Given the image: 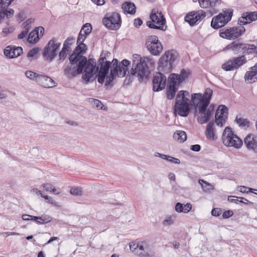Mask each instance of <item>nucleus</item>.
Wrapping results in <instances>:
<instances>
[{
    "mask_svg": "<svg viewBox=\"0 0 257 257\" xmlns=\"http://www.w3.org/2000/svg\"><path fill=\"white\" fill-rule=\"evenodd\" d=\"M94 60L93 59L87 60L86 57L74 51L69 57L70 63L79 65L80 62H82V66L85 67L82 78L86 81V83L93 81L97 76L95 71V62Z\"/></svg>",
    "mask_w": 257,
    "mask_h": 257,
    "instance_id": "1",
    "label": "nucleus"
},
{
    "mask_svg": "<svg viewBox=\"0 0 257 257\" xmlns=\"http://www.w3.org/2000/svg\"><path fill=\"white\" fill-rule=\"evenodd\" d=\"M154 63V60L150 57L142 58L141 55L135 54L133 55L132 68L131 74L137 76L139 80L143 81L150 73L149 67Z\"/></svg>",
    "mask_w": 257,
    "mask_h": 257,
    "instance_id": "2",
    "label": "nucleus"
},
{
    "mask_svg": "<svg viewBox=\"0 0 257 257\" xmlns=\"http://www.w3.org/2000/svg\"><path fill=\"white\" fill-rule=\"evenodd\" d=\"M112 63V69L110 70V74L106 76L105 83L106 86L110 85L116 76L120 78L123 77L127 72L129 73L128 66L130 64V62L128 60L123 59L120 63H118V60L114 58Z\"/></svg>",
    "mask_w": 257,
    "mask_h": 257,
    "instance_id": "3",
    "label": "nucleus"
},
{
    "mask_svg": "<svg viewBox=\"0 0 257 257\" xmlns=\"http://www.w3.org/2000/svg\"><path fill=\"white\" fill-rule=\"evenodd\" d=\"M178 56L177 52L174 50L166 51L160 57L158 61V70L159 71L165 73L170 72L172 70Z\"/></svg>",
    "mask_w": 257,
    "mask_h": 257,
    "instance_id": "4",
    "label": "nucleus"
},
{
    "mask_svg": "<svg viewBox=\"0 0 257 257\" xmlns=\"http://www.w3.org/2000/svg\"><path fill=\"white\" fill-rule=\"evenodd\" d=\"M189 93L187 91L178 92L176 98L174 110L181 116H187L190 111Z\"/></svg>",
    "mask_w": 257,
    "mask_h": 257,
    "instance_id": "5",
    "label": "nucleus"
},
{
    "mask_svg": "<svg viewBox=\"0 0 257 257\" xmlns=\"http://www.w3.org/2000/svg\"><path fill=\"white\" fill-rule=\"evenodd\" d=\"M130 249L136 255L140 257H148L154 255L152 245L148 241L132 243L130 245Z\"/></svg>",
    "mask_w": 257,
    "mask_h": 257,
    "instance_id": "6",
    "label": "nucleus"
},
{
    "mask_svg": "<svg viewBox=\"0 0 257 257\" xmlns=\"http://www.w3.org/2000/svg\"><path fill=\"white\" fill-rule=\"evenodd\" d=\"M213 94V91L210 88H207L203 94L201 93H193L191 96L193 105L200 104V111L204 110L210 103Z\"/></svg>",
    "mask_w": 257,
    "mask_h": 257,
    "instance_id": "7",
    "label": "nucleus"
},
{
    "mask_svg": "<svg viewBox=\"0 0 257 257\" xmlns=\"http://www.w3.org/2000/svg\"><path fill=\"white\" fill-rule=\"evenodd\" d=\"M245 31V28L239 25L238 26L224 28L220 29L219 36L222 38L229 40H237L244 33Z\"/></svg>",
    "mask_w": 257,
    "mask_h": 257,
    "instance_id": "8",
    "label": "nucleus"
},
{
    "mask_svg": "<svg viewBox=\"0 0 257 257\" xmlns=\"http://www.w3.org/2000/svg\"><path fill=\"white\" fill-rule=\"evenodd\" d=\"M151 21L147 22V26L152 29H159L165 31L164 25L166 24V19L161 12H159L156 9H153L150 16Z\"/></svg>",
    "mask_w": 257,
    "mask_h": 257,
    "instance_id": "9",
    "label": "nucleus"
},
{
    "mask_svg": "<svg viewBox=\"0 0 257 257\" xmlns=\"http://www.w3.org/2000/svg\"><path fill=\"white\" fill-rule=\"evenodd\" d=\"M222 139L223 144L227 147L239 148L242 145V140L233 133L231 128L229 126L226 127L224 129Z\"/></svg>",
    "mask_w": 257,
    "mask_h": 257,
    "instance_id": "10",
    "label": "nucleus"
},
{
    "mask_svg": "<svg viewBox=\"0 0 257 257\" xmlns=\"http://www.w3.org/2000/svg\"><path fill=\"white\" fill-rule=\"evenodd\" d=\"M232 15V9L223 11L218 15L212 18L211 22V27L213 29H217L224 26L231 20Z\"/></svg>",
    "mask_w": 257,
    "mask_h": 257,
    "instance_id": "11",
    "label": "nucleus"
},
{
    "mask_svg": "<svg viewBox=\"0 0 257 257\" xmlns=\"http://www.w3.org/2000/svg\"><path fill=\"white\" fill-rule=\"evenodd\" d=\"M61 45L55 38L50 40L45 46L43 52V56L46 60L52 61L57 55V52Z\"/></svg>",
    "mask_w": 257,
    "mask_h": 257,
    "instance_id": "12",
    "label": "nucleus"
},
{
    "mask_svg": "<svg viewBox=\"0 0 257 257\" xmlns=\"http://www.w3.org/2000/svg\"><path fill=\"white\" fill-rule=\"evenodd\" d=\"M145 46L153 55L158 56L163 50V46L156 36H149L146 40Z\"/></svg>",
    "mask_w": 257,
    "mask_h": 257,
    "instance_id": "13",
    "label": "nucleus"
},
{
    "mask_svg": "<svg viewBox=\"0 0 257 257\" xmlns=\"http://www.w3.org/2000/svg\"><path fill=\"white\" fill-rule=\"evenodd\" d=\"M103 25L110 30H116L120 26L121 19L117 13L107 14L102 20Z\"/></svg>",
    "mask_w": 257,
    "mask_h": 257,
    "instance_id": "14",
    "label": "nucleus"
},
{
    "mask_svg": "<svg viewBox=\"0 0 257 257\" xmlns=\"http://www.w3.org/2000/svg\"><path fill=\"white\" fill-rule=\"evenodd\" d=\"M246 62L244 56L234 57L228 60L222 65V68L225 71H233L237 69Z\"/></svg>",
    "mask_w": 257,
    "mask_h": 257,
    "instance_id": "15",
    "label": "nucleus"
},
{
    "mask_svg": "<svg viewBox=\"0 0 257 257\" xmlns=\"http://www.w3.org/2000/svg\"><path fill=\"white\" fill-rule=\"evenodd\" d=\"M14 0H0V23L7 18L10 19L13 17L14 11L12 9H8Z\"/></svg>",
    "mask_w": 257,
    "mask_h": 257,
    "instance_id": "16",
    "label": "nucleus"
},
{
    "mask_svg": "<svg viewBox=\"0 0 257 257\" xmlns=\"http://www.w3.org/2000/svg\"><path fill=\"white\" fill-rule=\"evenodd\" d=\"M228 115V108L224 105H220L215 115V121L218 126H222L225 123Z\"/></svg>",
    "mask_w": 257,
    "mask_h": 257,
    "instance_id": "17",
    "label": "nucleus"
},
{
    "mask_svg": "<svg viewBox=\"0 0 257 257\" xmlns=\"http://www.w3.org/2000/svg\"><path fill=\"white\" fill-rule=\"evenodd\" d=\"M166 77L162 72L157 73L153 79V90L160 91L165 88L166 84Z\"/></svg>",
    "mask_w": 257,
    "mask_h": 257,
    "instance_id": "18",
    "label": "nucleus"
},
{
    "mask_svg": "<svg viewBox=\"0 0 257 257\" xmlns=\"http://www.w3.org/2000/svg\"><path fill=\"white\" fill-rule=\"evenodd\" d=\"M82 62H80L79 65L73 64L69 63L64 69V75L68 77H74L77 74H81L83 70H84V67L82 66Z\"/></svg>",
    "mask_w": 257,
    "mask_h": 257,
    "instance_id": "19",
    "label": "nucleus"
},
{
    "mask_svg": "<svg viewBox=\"0 0 257 257\" xmlns=\"http://www.w3.org/2000/svg\"><path fill=\"white\" fill-rule=\"evenodd\" d=\"M110 53L105 51L101 53L98 61V66H99V72L108 74L110 68L112 67V62L106 60V56L109 55Z\"/></svg>",
    "mask_w": 257,
    "mask_h": 257,
    "instance_id": "20",
    "label": "nucleus"
},
{
    "mask_svg": "<svg viewBox=\"0 0 257 257\" xmlns=\"http://www.w3.org/2000/svg\"><path fill=\"white\" fill-rule=\"evenodd\" d=\"M206 13L203 11H198V12H191L188 14L185 17V21L188 22L190 26H194L199 22L202 18H205Z\"/></svg>",
    "mask_w": 257,
    "mask_h": 257,
    "instance_id": "21",
    "label": "nucleus"
},
{
    "mask_svg": "<svg viewBox=\"0 0 257 257\" xmlns=\"http://www.w3.org/2000/svg\"><path fill=\"white\" fill-rule=\"evenodd\" d=\"M257 20V12H246L241 15L238 20V24L246 25Z\"/></svg>",
    "mask_w": 257,
    "mask_h": 257,
    "instance_id": "22",
    "label": "nucleus"
},
{
    "mask_svg": "<svg viewBox=\"0 0 257 257\" xmlns=\"http://www.w3.org/2000/svg\"><path fill=\"white\" fill-rule=\"evenodd\" d=\"M5 55L10 58H17L23 53V49L21 47L8 46L4 50Z\"/></svg>",
    "mask_w": 257,
    "mask_h": 257,
    "instance_id": "23",
    "label": "nucleus"
},
{
    "mask_svg": "<svg viewBox=\"0 0 257 257\" xmlns=\"http://www.w3.org/2000/svg\"><path fill=\"white\" fill-rule=\"evenodd\" d=\"M190 74V72L189 69H183L181 70L180 74L172 73L169 78H170V80H173L179 85L188 78Z\"/></svg>",
    "mask_w": 257,
    "mask_h": 257,
    "instance_id": "24",
    "label": "nucleus"
},
{
    "mask_svg": "<svg viewBox=\"0 0 257 257\" xmlns=\"http://www.w3.org/2000/svg\"><path fill=\"white\" fill-rule=\"evenodd\" d=\"M37 83L45 88H52L56 86L55 82L51 77L42 74L39 75Z\"/></svg>",
    "mask_w": 257,
    "mask_h": 257,
    "instance_id": "25",
    "label": "nucleus"
},
{
    "mask_svg": "<svg viewBox=\"0 0 257 257\" xmlns=\"http://www.w3.org/2000/svg\"><path fill=\"white\" fill-rule=\"evenodd\" d=\"M194 107L198 108L199 113L200 115L198 117V121L200 124H204L206 123L210 119V117L211 115V112L210 110V107L211 105H210L209 107L207 109L205 108L204 110L200 111V104L198 105H193Z\"/></svg>",
    "mask_w": 257,
    "mask_h": 257,
    "instance_id": "26",
    "label": "nucleus"
},
{
    "mask_svg": "<svg viewBox=\"0 0 257 257\" xmlns=\"http://www.w3.org/2000/svg\"><path fill=\"white\" fill-rule=\"evenodd\" d=\"M243 42L239 39L236 40L227 45L224 50H230L234 54H241Z\"/></svg>",
    "mask_w": 257,
    "mask_h": 257,
    "instance_id": "27",
    "label": "nucleus"
},
{
    "mask_svg": "<svg viewBox=\"0 0 257 257\" xmlns=\"http://www.w3.org/2000/svg\"><path fill=\"white\" fill-rule=\"evenodd\" d=\"M250 69V71L246 72L244 76L245 80L248 83H251L257 80V63Z\"/></svg>",
    "mask_w": 257,
    "mask_h": 257,
    "instance_id": "28",
    "label": "nucleus"
},
{
    "mask_svg": "<svg viewBox=\"0 0 257 257\" xmlns=\"http://www.w3.org/2000/svg\"><path fill=\"white\" fill-rule=\"evenodd\" d=\"M168 81L169 86L167 88V96L168 99H172L175 95L179 84L173 80H170V78H168Z\"/></svg>",
    "mask_w": 257,
    "mask_h": 257,
    "instance_id": "29",
    "label": "nucleus"
},
{
    "mask_svg": "<svg viewBox=\"0 0 257 257\" xmlns=\"http://www.w3.org/2000/svg\"><path fill=\"white\" fill-rule=\"evenodd\" d=\"M244 144L248 149L252 150L257 153V141L252 135H247L244 139Z\"/></svg>",
    "mask_w": 257,
    "mask_h": 257,
    "instance_id": "30",
    "label": "nucleus"
},
{
    "mask_svg": "<svg viewBox=\"0 0 257 257\" xmlns=\"http://www.w3.org/2000/svg\"><path fill=\"white\" fill-rule=\"evenodd\" d=\"M214 122L210 121L206 126L205 135L206 138L211 141H214L216 139L214 128Z\"/></svg>",
    "mask_w": 257,
    "mask_h": 257,
    "instance_id": "31",
    "label": "nucleus"
},
{
    "mask_svg": "<svg viewBox=\"0 0 257 257\" xmlns=\"http://www.w3.org/2000/svg\"><path fill=\"white\" fill-rule=\"evenodd\" d=\"M256 49V47L254 45L243 42L241 51L242 56L245 57L246 55L252 54L255 51Z\"/></svg>",
    "mask_w": 257,
    "mask_h": 257,
    "instance_id": "32",
    "label": "nucleus"
},
{
    "mask_svg": "<svg viewBox=\"0 0 257 257\" xmlns=\"http://www.w3.org/2000/svg\"><path fill=\"white\" fill-rule=\"evenodd\" d=\"M192 208V205L190 203H187L186 204L178 202L175 205V210L176 212L181 213L183 212L187 213L189 212Z\"/></svg>",
    "mask_w": 257,
    "mask_h": 257,
    "instance_id": "33",
    "label": "nucleus"
},
{
    "mask_svg": "<svg viewBox=\"0 0 257 257\" xmlns=\"http://www.w3.org/2000/svg\"><path fill=\"white\" fill-rule=\"evenodd\" d=\"M123 12L131 15L135 14L136 8L135 4L131 2H125L122 6Z\"/></svg>",
    "mask_w": 257,
    "mask_h": 257,
    "instance_id": "34",
    "label": "nucleus"
},
{
    "mask_svg": "<svg viewBox=\"0 0 257 257\" xmlns=\"http://www.w3.org/2000/svg\"><path fill=\"white\" fill-rule=\"evenodd\" d=\"M173 138L180 143H183L186 140L187 135L184 131H177L173 135Z\"/></svg>",
    "mask_w": 257,
    "mask_h": 257,
    "instance_id": "35",
    "label": "nucleus"
},
{
    "mask_svg": "<svg viewBox=\"0 0 257 257\" xmlns=\"http://www.w3.org/2000/svg\"><path fill=\"white\" fill-rule=\"evenodd\" d=\"M39 40V32L35 29L29 33L28 37V41L30 43L34 44Z\"/></svg>",
    "mask_w": 257,
    "mask_h": 257,
    "instance_id": "36",
    "label": "nucleus"
},
{
    "mask_svg": "<svg viewBox=\"0 0 257 257\" xmlns=\"http://www.w3.org/2000/svg\"><path fill=\"white\" fill-rule=\"evenodd\" d=\"M75 42V38L73 37H69L64 42L62 49H65L66 51L71 52L72 51L71 45Z\"/></svg>",
    "mask_w": 257,
    "mask_h": 257,
    "instance_id": "37",
    "label": "nucleus"
},
{
    "mask_svg": "<svg viewBox=\"0 0 257 257\" xmlns=\"http://www.w3.org/2000/svg\"><path fill=\"white\" fill-rule=\"evenodd\" d=\"M235 121L240 127H248L249 125L250 122L247 119L239 117L238 115L236 117Z\"/></svg>",
    "mask_w": 257,
    "mask_h": 257,
    "instance_id": "38",
    "label": "nucleus"
},
{
    "mask_svg": "<svg viewBox=\"0 0 257 257\" xmlns=\"http://www.w3.org/2000/svg\"><path fill=\"white\" fill-rule=\"evenodd\" d=\"M198 182L205 192H207L213 189V186L211 184L203 180L200 179Z\"/></svg>",
    "mask_w": 257,
    "mask_h": 257,
    "instance_id": "39",
    "label": "nucleus"
},
{
    "mask_svg": "<svg viewBox=\"0 0 257 257\" xmlns=\"http://www.w3.org/2000/svg\"><path fill=\"white\" fill-rule=\"evenodd\" d=\"M89 101L94 107L97 109H103V105L100 100L93 98H89Z\"/></svg>",
    "mask_w": 257,
    "mask_h": 257,
    "instance_id": "40",
    "label": "nucleus"
},
{
    "mask_svg": "<svg viewBox=\"0 0 257 257\" xmlns=\"http://www.w3.org/2000/svg\"><path fill=\"white\" fill-rule=\"evenodd\" d=\"M25 74L28 78L35 81L36 82H37V79L40 75L37 73L29 70L26 71Z\"/></svg>",
    "mask_w": 257,
    "mask_h": 257,
    "instance_id": "41",
    "label": "nucleus"
},
{
    "mask_svg": "<svg viewBox=\"0 0 257 257\" xmlns=\"http://www.w3.org/2000/svg\"><path fill=\"white\" fill-rule=\"evenodd\" d=\"M78 46L76 47L74 52L79 53L81 54L85 52V50L87 49V46L83 43H77Z\"/></svg>",
    "mask_w": 257,
    "mask_h": 257,
    "instance_id": "42",
    "label": "nucleus"
},
{
    "mask_svg": "<svg viewBox=\"0 0 257 257\" xmlns=\"http://www.w3.org/2000/svg\"><path fill=\"white\" fill-rule=\"evenodd\" d=\"M92 31V27L90 24L86 23L84 25L80 30L81 32L84 34V35L88 36Z\"/></svg>",
    "mask_w": 257,
    "mask_h": 257,
    "instance_id": "43",
    "label": "nucleus"
},
{
    "mask_svg": "<svg viewBox=\"0 0 257 257\" xmlns=\"http://www.w3.org/2000/svg\"><path fill=\"white\" fill-rule=\"evenodd\" d=\"M52 220V218L47 215H43L39 216L38 224H44L49 223Z\"/></svg>",
    "mask_w": 257,
    "mask_h": 257,
    "instance_id": "44",
    "label": "nucleus"
},
{
    "mask_svg": "<svg viewBox=\"0 0 257 257\" xmlns=\"http://www.w3.org/2000/svg\"><path fill=\"white\" fill-rule=\"evenodd\" d=\"M70 53L69 51H66L65 49H62L61 51L59 52L58 56L59 58L58 59V61L59 62H62L66 59L67 57V54H68Z\"/></svg>",
    "mask_w": 257,
    "mask_h": 257,
    "instance_id": "45",
    "label": "nucleus"
},
{
    "mask_svg": "<svg viewBox=\"0 0 257 257\" xmlns=\"http://www.w3.org/2000/svg\"><path fill=\"white\" fill-rule=\"evenodd\" d=\"M70 193L73 195L78 196L81 195L82 193V190L80 188L74 187L72 188L70 190Z\"/></svg>",
    "mask_w": 257,
    "mask_h": 257,
    "instance_id": "46",
    "label": "nucleus"
},
{
    "mask_svg": "<svg viewBox=\"0 0 257 257\" xmlns=\"http://www.w3.org/2000/svg\"><path fill=\"white\" fill-rule=\"evenodd\" d=\"M200 6L202 8L210 7V0H198Z\"/></svg>",
    "mask_w": 257,
    "mask_h": 257,
    "instance_id": "47",
    "label": "nucleus"
},
{
    "mask_svg": "<svg viewBox=\"0 0 257 257\" xmlns=\"http://www.w3.org/2000/svg\"><path fill=\"white\" fill-rule=\"evenodd\" d=\"M107 75L99 71L97 75L98 82L100 84H103Z\"/></svg>",
    "mask_w": 257,
    "mask_h": 257,
    "instance_id": "48",
    "label": "nucleus"
},
{
    "mask_svg": "<svg viewBox=\"0 0 257 257\" xmlns=\"http://www.w3.org/2000/svg\"><path fill=\"white\" fill-rule=\"evenodd\" d=\"M39 52V48H34L30 50L28 54H27V57H33L34 56H35Z\"/></svg>",
    "mask_w": 257,
    "mask_h": 257,
    "instance_id": "49",
    "label": "nucleus"
},
{
    "mask_svg": "<svg viewBox=\"0 0 257 257\" xmlns=\"http://www.w3.org/2000/svg\"><path fill=\"white\" fill-rule=\"evenodd\" d=\"M222 213V209L219 208H215L212 210L211 214L215 217L219 216Z\"/></svg>",
    "mask_w": 257,
    "mask_h": 257,
    "instance_id": "50",
    "label": "nucleus"
},
{
    "mask_svg": "<svg viewBox=\"0 0 257 257\" xmlns=\"http://www.w3.org/2000/svg\"><path fill=\"white\" fill-rule=\"evenodd\" d=\"M29 31V27L25 28V30L22 31L18 36V38L19 39H22L25 38L27 34L28 33Z\"/></svg>",
    "mask_w": 257,
    "mask_h": 257,
    "instance_id": "51",
    "label": "nucleus"
},
{
    "mask_svg": "<svg viewBox=\"0 0 257 257\" xmlns=\"http://www.w3.org/2000/svg\"><path fill=\"white\" fill-rule=\"evenodd\" d=\"M87 36V35H84V34L80 31L79 36L77 40V43H83L84 40L86 39Z\"/></svg>",
    "mask_w": 257,
    "mask_h": 257,
    "instance_id": "52",
    "label": "nucleus"
},
{
    "mask_svg": "<svg viewBox=\"0 0 257 257\" xmlns=\"http://www.w3.org/2000/svg\"><path fill=\"white\" fill-rule=\"evenodd\" d=\"M233 215V212L232 210L225 211L222 214L223 219H227Z\"/></svg>",
    "mask_w": 257,
    "mask_h": 257,
    "instance_id": "53",
    "label": "nucleus"
},
{
    "mask_svg": "<svg viewBox=\"0 0 257 257\" xmlns=\"http://www.w3.org/2000/svg\"><path fill=\"white\" fill-rule=\"evenodd\" d=\"M167 160L169 161V162L179 164L180 163V161L179 159L171 157L170 156H168V159H167Z\"/></svg>",
    "mask_w": 257,
    "mask_h": 257,
    "instance_id": "54",
    "label": "nucleus"
},
{
    "mask_svg": "<svg viewBox=\"0 0 257 257\" xmlns=\"http://www.w3.org/2000/svg\"><path fill=\"white\" fill-rule=\"evenodd\" d=\"M240 191L242 193H248V192L254 193L253 191L256 190L252 188H249L245 186H240Z\"/></svg>",
    "mask_w": 257,
    "mask_h": 257,
    "instance_id": "55",
    "label": "nucleus"
},
{
    "mask_svg": "<svg viewBox=\"0 0 257 257\" xmlns=\"http://www.w3.org/2000/svg\"><path fill=\"white\" fill-rule=\"evenodd\" d=\"M221 0H210V7H218L221 4Z\"/></svg>",
    "mask_w": 257,
    "mask_h": 257,
    "instance_id": "56",
    "label": "nucleus"
},
{
    "mask_svg": "<svg viewBox=\"0 0 257 257\" xmlns=\"http://www.w3.org/2000/svg\"><path fill=\"white\" fill-rule=\"evenodd\" d=\"M173 222H174L172 219L171 217H168L163 221V224L164 226H168L172 224Z\"/></svg>",
    "mask_w": 257,
    "mask_h": 257,
    "instance_id": "57",
    "label": "nucleus"
},
{
    "mask_svg": "<svg viewBox=\"0 0 257 257\" xmlns=\"http://www.w3.org/2000/svg\"><path fill=\"white\" fill-rule=\"evenodd\" d=\"M238 199H240V200H238V201H239L240 202L243 203L245 204H249L251 206L253 205V203L248 201L247 199L244 198L243 197H236Z\"/></svg>",
    "mask_w": 257,
    "mask_h": 257,
    "instance_id": "58",
    "label": "nucleus"
},
{
    "mask_svg": "<svg viewBox=\"0 0 257 257\" xmlns=\"http://www.w3.org/2000/svg\"><path fill=\"white\" fill-rule=\"evenodd\" d=\"M34 22V20L33 19H28L25 22H24L23 24V25L24 26V27L25 28H28V27H29V29L30 28V25L33 23Z\"/></svg>",
    "mask_w": 257,
    "mask_h": 257,
    "instance_id": "59",
    "label": "nucleus"
},
{
    "mask_svg": "<svg viewBox=\"0 0 257 257\" xmlns=\"http://www.w3.org/2000/svg\"><path fill=\"white\" fill-rule=\"evenodd\" d=\"M44 188L47 191H50L51 192V190L52 189L53 187H54L52 185L49 183H45L42 185Z\"/></svg>",
    "mask_w": 257,
    "mask_h": 257,
    "instance_id": "60",
    "label": "nucleus"
},
{
    "mask_svg": "<svg viewBox=\"0 0 257 257\" xmlns=\"http://www.w3.org/2000/svg\"><path fill=\"white\" fill-rule=\"evenodd\" d=\"M42 197L44 198L45 200L47 201V202L50 204H54L55 201L52 198V197L47 196V195H42Z\"/></svg>",
    "mask_w": 257,
    "mask_h": 257,
    "instance_id": "61",
    "label": "nucleus"
},
{
    "mask_svg": "<svg viewBox=\"0 0 257 257\" xmlns=\"http://www.w3.org/2000/svg\"><path fill=\"white\" fill-rule=\"evenodd\" d=\"M190 149L195 152H199L201 149V146L199 145H193L190 147Z\"/></svg>",
    "mask_w": 257,
    "mask_h": 257,
    "instance_id": "62",
    "label": "nucleus"
},
{
    "mask_svg": "<svg viewBox=\"0 0 257 257\" xmlns=\"http://www.w3.org/2000/svg\"><path fill=\"white\" fill-rule=\"evenodd\" d=\"M143 24V21L140 18L136 19L134 22V25L136 27H139Z\"/></svg>",
    "mask_w": 257,
    "mask_h": 257,
    "instance_id": "63",
    "label": "nucleus"
},
{
    "mask_svg": "<svg viewBox=\"0 0 257 257\" xmlns=\"http://www.w3.org/2000/svg\"><path fill=\"white\" fill-rule=\"evenodd\" d=\"M12 29L11 28H5L3 30V31H2V35L4 36H7L9 33H12Z\"/></svg>",
    "mask_w": 257,
    "mask_h": 257,
    "instance_id": "64",
    "label": "nucleus"
}]
</instances>
